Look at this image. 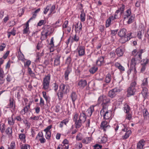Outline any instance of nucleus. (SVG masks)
I'll return each mask as SVG.
<instances>
[{"instance_id":"nucleus-39","label":"nucleus","mask_w":149,"mask_h":149,"mask_svg":"<svg viewBox=\"0 0 149 149\" xmlns=\"http://www.w3.org/2000/svg\"><path fill=\"white\" fill-rule=\"evenodd\" d=\"M80 17L81 21L82 22H84L85 20L86 14L84 13L83 10H82L81 12Z\"/></svg>"},{"instance_id":"nucleus-16","label":"nucleus","mask_w":149,"mask_h":149,"mask_svg":"<svg viewBox=\"0 0 149 149\" xmlns=\"http://www.w3.org/2000/svg\"><path fill=\"white\" fill-rule=\"evenodd\" d=\"M78 113L76 112H75L74 114L73 120L75 122V127L76 128H79V125L80 124V123L79 122V119L78 120Z\"/></svg>"},{"instance_id":"nucleus-3","label":"nucleus","mask_w":149,"mask_h":149,"mask_svg":"<svg viewBox=\"0 0 149 149\" xmlns=\"http://www.w3.org/2000/svg\"><path fill=\"white\" fill-rule=\"evenodd\" d=\"M69 91V87L68 85L63 84H61L57 93L58 98L61 100L63 98L64 94H67Z\"/></svg>"},{"instance_id":"nucleus-12","label":"nucleus","mask_w":149,"mask_h":149,"mask_svg":"<svg viewBox=\"0 0 149 149\" xmlns=\"http://www.w3.org/2000/svg\"><path fill=\"white\" fill-rule=\"evenodd\" d=\"M38 139L41 143H44L46 142V140L44 138L43 134L42 132H39L38 134L36 139Z\"/></svg>"},{"instance_id":"nucleus-57","label":"nucleus","mask_w":149,"mask_h":149,"mask_svg":"<svg viewBox=\"0 0 149 149\" xmlns=\"http://www.w3.org/2000/svg\"><path fill=\"white\" fill-rule=\"evenodd\" d=\"M127 114L126 115L125 119L129 120H130L132 118V115L129 112L126 113Z\"/></svg>"},{"instance_id":"nucleus-56","label":"nucleus","mask_w":149,"mask_h":149,"mask_svg":"<svg viewBox=\"0 0 149 149\" xmlns=\"http://www.w3.org/2000/svg\"><path fill=\"white\" fill-rule=\"evenodd\" d=\"M30 146L28 144H23L20 147L21 149H29Z\"/></svg>"},{"instance_id":"nucleus-54","label":"nucleus","mask_w":149,"mask_h":149,"mask_svg":"<svg viewBox=\"0 0 149 149\" xmlns=\"http://www.w3.org/2000/svg\"><path fill=\"white\" fill-rule=\"evenodd\" d=\"M72 59L71 57V56H68L66 60V63L68 65H70L71 63Z\"/></svg>"},{"instance_id":"nucleus-27","label":"nucleus","mask_w":149,"mask_h":149,"mask_svg":"<svg viewBox=\"0 0 149 149\" xmlns=\"http://www.w3.org/2000/svg\"><path fill=\"white\" fill-rule=\"evenodd\" d=\"M70 37L71 39V42L72 43L74 42H77L79 41V37L77 36L76 34H75L73 37L70 36Z\"/></svg>"},{"instance_id":"nucleus-26","label":"nucleus","mask_w":149,"mask_h":149,"mask_svg":"<svg viewBox=\"0 0 149 149\" xmlns=\"http://www.w3.org/2000/svg\"><path fill=\"white\" fill-rule=\"evenodd\" d=\"M95 106H91L87 109L86 112L88 116H91L94 111V107Z\"/></svg>"},{"instance_id":"nucleus-59","label":"nucleus","mask_w":149,"mask_h":149,"mask_svg":"<svg viewBox=\"0 0 149 149\" xmlns=\"http://www.w3.org/2000/svg\"><path fill=\"white\" fill-rule=\"evenodd\" d=\"M31 61L29 60H27L26 62L24 63V66L25 67H27L28 68L31 64Z\"/></svg>"},{"instance_id":"nucleus-8","label":"nucleus","mask_w":149,"mask_h":149,"mask_svg":"<svg viewBox=\"0 0 149 149\" xmlns=\"http://www.w3.org/2000/svg\"><path fill=\"white\" fill-rule=\"evenodd\" d=\"M86 116L85 114V111H82L80 113L79 116V121L80 124L79 125V128L82 125V123H84L86 120Z\"/></svg>"},{"instance_id":"nucleus-61","label":"nucleus","mask_w":149,"mask_h":149,"mask_svg":"<svg viewBox=\"0 0 149 149\" xmlns=\"http://www.w3.org/2000/svg\"><path fill=\"white\" fill-rule=\"evenodd\" d=\"M46 21L43 20H40L38 23L37 25L39 26H41L42 25L45 24L46 23Z\"/></svg>"},{"instance_id":"nucleus-55","label":"nucleus","mask_w":149,"mask_h":149,"mask_svg":"<svg viewBox=\"0 0 149 149\" xmlns=\"http://www.w3.org/2000/svg\"><path fill=\"white\" fill-rule=\"evenodd\" d=\"M12 78L13 77L11 76L10 74H8L6 76V78L7 81L8 82H10V81L12 80Z\"/></svg>"},{"instance_id":"nucleus-60","label":"nucleus","mask_w":149,"mask_h":149,"mask_svg":"<svg viewBox=\"0 0 149 149\" xmlns=\"http://www.w3.org/2000/svg\"><path fill=\"white\" fill-rule=\"evenodd\" d=\"M42 94L43 97L45 99L46 102H47L48 99V97L47 95L46 92L45 91H43L42 92Z\"/></svg>"},{"instance_id":"nucleus-13","label":"nucleus","mask_w":149,"mask_h":149,"mask_svg":"<svg viewBox=\"0 0 149 149\" xmlns=\"http://www.w3.org/2000/svg\"><path fill=\"white\" fill-rule=\"evenodd\" d=\"M125 52V49L123 47H120L117 48L116 50V52L118 57L122 56Z\"/></svg>"},{"instance_id":"nucleus-21","label":"nucleus","mask_w":149,"mask_h":149,"mask_svg":"<svg viewBox=\"0 0 149 149\" xmlns=\"http://www.w3.org/2000/svg\"><path fill=\"white\" fill-rule=\"evenodd\" d=\"M145 143V141L143 139L139 141L137 144V149H143Z\"/></svg>"},{"instance_id":"nucleus-62","label":"nucleus","mask_w":149,"mask_h":149,"mask_svg":"<svg viewBox=\"0 0 149 149\" xmlns=\"http://www.w3.org/2000/svg\"><path fill=\"white\" fill-rule=\"evenodd\" d=\"M68 22L67 20L65 21L62 25V27L63 29L66 28L68 27Z\"/></svg>"},{"instance_id":"nucleus-10","label":"nucleus","mask_w":149,"mask_h":149,"mask_svg":"<svg viewBox=\"0 0 149 149\" xmlns=\"http://www.w3.org/2000/svg\"><path fill=\"white\" fill-rule=\"evenodd\" d=\"M121 91V90L120 89L118 88H116L109 91L108 95L111 97H113L116 95L117 93L120 92Z\"/></svg>"},{"instance_id":"nucleus-42","label":"nucleus","mask_w":149,"mask_h":149,"mask_svg":"<svg viewBox=\"0 0 149 149\" xmlns=\"http://www.w3.org/2000/svg\"><path fill=\"white\" fill-rule=\"evenodd\" d=\"M143 115L145 118L149 117V113L146 109H144L143 110Z\"/></svg>"},{"instance_id":"nucleus-38","label":"nucleus","mask_w":149,"mask_h":149,"mask_svg":"<svg viewBox=\"0 0 149 149\" xmlns=\"http://www.w3.org/2000/svg\"><path fill=\"white\" fill-rule=\"evenodd\" d=\"M143 89L141 93L143 96L145 97L148 94V89L146 87H142Z\"/></svg>"},{"instance_id":"nucleus-2","label":"nucleus","mask_w":149,"mask_h":149,"mask_svg":"<svg viewBox=\"0 0 149 149\" xmlns=\"http://www.w3.org/2000/svg\"><path fill=\"white\" fill-rule=\"evenodd\" d=\"M144 49H135L132 52L133 56L131 61V68L136 70L135 65L139 63L142 59V54L145 52Z\"/></svg>"},{"instance_id":"nucleus-51","label":"nucleus","mask_w":149,"mask_h":149,"mask_svg":"<svg viewBox=\"0 0 149 149\" xmlns=\"http://www.w3.org/2000/svg\"><path fill=\"white\" fill-rule=\"evenodd\" d=\"M143 32L142 31H138L137 35V37L139 39H141L143 37Z\"/></svg>"},{"instance_id":"nucleus-29","label":"nucleus","mask_w":149,"mask_h":149,"mask_svg":"<svg viewBox=\"0 0 149 149\" xmlns=\"http://www.w3.org/2000/svg\"><path fill=\"white\" fill-rule=\"evenodd\" d=\"M69 119L68 118L65 119L62 121L60 123L59 127L60 128H62L63 126V125H66L69 122Z\"/></svg>"},{"instance_id":"nucleus-63","label":"nucleus","mask_w":149,"mask_h":149,"mask_svg":"<svg viewBox=\"0 0 149 149\" xmlns=\"http://www.w3.org/2000/svg\"><path fill=\"white\" fill-rule=\"evenodd\" d=\"M52 127V125H50L48 126L45 129L44 131L45 132H51L50 130Z\"/></svg>"},{"instance_id":"nucleus-25","label":"nucleus","mask_w":149,"mask_h":149,"mask_svg":"<svg viewBox=\"0 0 149 149\" xmlns=\"http://www.w3.org/2000/svg\"><path fill=\"white\" fill-rule=\"evenodd\" d=\"M113 18V16L112 15L107 19L106 22V27H109L111 25V21L114 20Z\"/></svg>"},{"instance_id":"nucleus-64","label":"nucleus","mask_w":149,"mask_h":149,"mask_svg":"<svg viewBox=\"0 0 149 149\" xmlns=\"http://www.w3.org/2000/svg\"><path fill=\"white\" fill-rule=\"evenodd\" d=\"M40 105L41 107H43L44 105V101L42 98L40 97Z\"/></svg>"},{"instance_id":"nucleus-7","label":"nucleus","mask_w":149,"mask_h":149,"mask_svg":"<svg viewBox=\"0 0 149 149\" xmlns=\"http://www.w3.org/2000/svg\"><path fill=\"white\" fill-rule=\"evenodd\" d=\"M136 83L135 81H133L130 84V86L127 90V96L129 97L131 95H134L136 91Z\"/></svg>"},{"instance_id":"nucleus-40","label":"nucleus","mask_w":149,"mask_h":149,"mask_svg":"<svg viewBox=\"0 0 149 149\" xmlns=\"http://www.w3.org/2000/svg\"><path fill=\"white\" fill-rule=\"evenodd\" d=\"M6 134H8L9 136H12V127H8L6 131Z\"/></svg>"},{"instance_id":"nucleus-50","label":"nucleus","mask_w":149,"mask_h":149,"mask_svg":"<svg viewBox=\"0 0 149 149\" xmlns=\"http://www.w3.org/2000/svg\"><path fill=\"white\" fill-rule=\"evenodd\" d=\"M125 112L126 113L129 112L130 109V106L127 104H125L124 105V107Z\"/></svg>"},{"instance_id":"nucleus-4","label":"nucleus","mask_w":149,"mask_h":149,"mask_svg":"<svg viewBox=\"0 0 149 149\" xmlns=\"http://www.w3.org/2000/svg\"><path fill=\"white\" fill-rule=\"evenodd\" d=\"M123 20L125 21L128 20L127 22V24H130L134 22V16L132 15L131 10L130 8L127 9L125 12L123 13Z\"/></svg>"},{"instance_id":"nucleus-48","label":"nucleus","mask_w":149,"mask_h":149,"mask_svg":"<svg viewBox=\"0 0 149 149\" xmlns=\"http://www.w3.org/2000/svg\"><path fill=\"white\" fill-rule=\"evenodd\" d=\"M18 58L19 60L23 61L24 59L23 54L21 52L18 53Z\"/></svg>"},{"instance_id":"nucleus-45","label":"nucleus","mask_w":149,"mask_h":149,"mask_svg":"<svg viewBox=\"0 0 149 149\" xmlns=\"http://www.w3.org/2000/svg\"><path fill=\"white\" fill-rule=\"evenodd\" d=\"M45 132V137L48 140L50 139L51 136V132Z\"/></svg>"},{"instance_id":"nucleus-35","label":"nucleus","mask_w":149,"mask_h":149,"mask_svg":"<svg viewBox=\"0 0 149 149\" xmlns=\"http://www.w3.org/2000/svg\"><path fill=\"white\" fill-rule=\"evenodd\" d=\"M111 80V76L110 74H108L105 77V82L106 83H109Z\"/></svg>"},{"instance_id":"nucleus-30","label":"nucleus","mask_w":149,"mask_h":149,"mask_svg":"<svg viewBox=\"0 0 149 149\" xmlns=\"http://www.w3.org/2000/svg\"><path fill=\"white\" fill-rule=\"evenodd\" d=\"M107 140V138L105 136H101L98 139V142L100 143H104L106 142Z\"/></svg>"},{"instance_id":"nucleus-28","label":"nucleus","mask_w":149,"mask_h":149,"mask_svg":"<svg viewBox=\"0 0 149 149\" xmlns=\"http://www.w3.org/2000/svg\"><path fill=\"white\" fill-rule=\"evenodd\" d=\"M13 116L14 114H12L11 116L8 119V124L10 125H13L15 123V119H13Z\"/></svg>"},{"instance_id":"nucleus-49","label":"nucleus","mask_w":149,"mask_h":149,"mask_svg":"<svg viewBox=\"0 0 149 149\" xmlns=\"http://www.w3.org/2000/svg\"><path fill=\"white\" fill-rule=\"evenodd\" d=\"M125 8V5L123 4H122L119 8V9L120 11V15H121L123 13Z\"/></svg>"},{"instance_id":"nucleus-11","label":"nucleus","mask_w":149,"mask_h":149,"mask_svg":"<svg viewBox=\"0 0 149 149\" xmlns=\"http://www.w3.org/2000/svg\"><path fill=\"white\" fill-rule=\"evenodd\" d=\"M100 127L104 131H106L109 129L110 126L108 122L105 120L102 122L100 125Z\"/></svg>"},{"instance_id":"nucleus-43","label":"nucleus","mask_w":149,"mask_h":149,"mask_svg":"<svg viewBox=\"0 0 149 149\" xmlns=\"http://www.w3.org/2000/svg\"><path fill=\"white\" fill-rule=\"evenodd\" d=\"M23 90L22 89H19V90H17L16 91V95H17V97L18 99H19L20 98V93L22 92Z\"/></svg>"},{"instance_id":"nucleus-52","label":"nucleus","mask_w":149,"mask_h":149,"mask_svg":"<svg viewBox=\"0 0 149 149\" xmlns=\"http://www.w3.org/2000/svg\"><path fill=\"white\" fill-rule=\"evenodd\" d=\"M5 125L2 123L0 125V130L2 133H3L5 131Z\"/></svg>"},{"instance_id":"nucleus-47","label":"nucleus","mask_w":149,"mask_h":149,"mask_svg":"<svg viewBox=\"0 0 149 149\" xmlns=\"http://www.w3.org/2000/svg\"><path fill=\"white\" fill-rule=\"evenodd\" d=\"M148 84L147 78H145L143 81V83L141 84L142 87H145Z\"/></svg>"},{"instance_id":"nucleus-23","label":"nucleus","mask_w":149,"mask_h":149,"mask_svg":"<svg viewBox=\"0 0 149 149\" xmlns=\"http://www.w3.org/2000/svg\"><path fill=\"white\" fill-rule=\"evenodd\" d=\"M126 31V30L125 29H122L118 32V35L120 37L123 38L125 36Z\"/></svg>"},{"instance_id":"nucleus-34","label":"nucleus","mask_w":149,"mask_h":149,"mask_svg":"<svg viewBox=\"0 0 149 149\" xmlns=\"http://www.w3.org/2000/svg\"><path fill=\"white\" fill-rule=\"evenodd\" d=\"M98 70V68L95 66H93L91 68L89 69V71L91 73L93 74Z\"/></svg>"},{"instance_id":"nucleus-22","label":"nucleus","mask_w":149,"mask_h":149,"mask_svg":"<svg viewBox=\"0 0 149 149\" xmlns=\"http://www.w3.org/2000/svg\"><path fill=\"white\" fill-rule=\"evenodd\" d=\"M82 25L81 23L78 22L75 26V31L76 32H78L79 33L82 30Z\"/></svg>"},{"instance_id":"nucleus-5","label":"nucleus","mask_w":149,"mask_h":149,"mask_svg":"<svg viewBox=\"0 0 149 149\" xmlns=\"http://www.w3.org/2000/svg\"><path fill=\"white\" fill-rule=\"evenodd\" d=\"M52 29L49 25H45L42 28V31L41 33L40 39L43 40L46 39L47 36L52 33Z\"/></svg>"},{"instance_id":"nucleus-53","label":"nucleus","mask_w":149,"mask_h":149,"mask_svg":"<svg viewBox=\"0 0 149 149\" xmlns=\"http://www.w3.org/2000/svg\"><path fill=\"white\" fill-rule=\"evenodd\" d=\"M52 86L55 91L56 92L58 88V84L56 83L55 82L52 84Z\"/></svg>"},{"instance_id":"nucleus-41","label":"nucleus","mask_w":149,"mask_h":149,"mask_svg":"<svg viewBox=\"0 0 149 149\" xmlns=\"http://www.w3.org/2000/svg\"><path fill=\"white\" fill-rule=\"evenodd\" d=\"M132 132L130 130H128L125 133V134L123 136V139H126L129 137V136L131 134Z\"/></svg>"},{"instance_id":"nucleus-6","label":"nucleus","mask_w":149,"mask_h":149,"mask_svg":"<svg viewBox=\"0 0 149 149\" xmlns=\"http://www.w3.org/2000/svg\"><path fill=\"white\" fill-rule=\"evenodd\" d=\"M51 79V75L48 74L44 78L42 83V89L46 90L49 88V85Z\"/></svg>"},{"instance_id":"nucleus-46","label":"nucleus","mask_w":149,"mask_h":149,"mask_svg":"<svg viewBox=\"0 0 149 149\" xmlns=\"http://www.w3.org/2000/svg\"><path fill=\"white\" fill-rule=\"evenodd\" d=\"M15 142L12 141L10 144V146L8 148V149H15Z\"/></svg>"},{"instance_id":"nucleus-58","label":"nucleus","mask_w":149,"mask_h":149,"mask_svg":"<svg viewBox=\"0 0 149 149\" xmlns=\"http://www.w3.org/2000/svg\"><path fill=\"white\" fill-rule=\"evenodd\" d=\"M82 139L81 134V133H79L76 137V139L78 141H81Z\"/></svg>"},{"instance_id":"nucleus-36","label":"nucleus","mask_w":149,"mask_h":149,"mask_svg":"<svg viewBox=\"0 0 149 149\" xmlns=\"http://www.w3.org/2000/svg\"><path fill=\"white\" fill-rule=\"evenodd\" d=\"M91 139V137H87L83 139L82 142L83 143L87 144L90 142Z\"/></svg>"},{"instance_id":"nucleus-17","label":"nucleus","mask_w":149,"mask_h":149,"mask_svg":"<svg viewBox=\"0 0 149 149\" xmlns=\"http://www.w3.org/2000/svg\"><path fill=\"white\" fill-rule=\"evenodd\" d=\"M87 81L85 80L81 79L78 83V86L80 88H83L87 85Z\"/></svg>"},{"instance_id":"nucleus-24","label":"nucleus","mask_w":149,"mask_h":149,"mask_svg":"<svg viewBox=\"0 0 149 149\" xmlns=\"http://www.w3.org/2000/svg\"><path fill=\"white\" fill-rule=\"evenodd\" d=\"M26 105L25 107L21 111V113L23 114H25L28 111L29 109L30 108L31 103H29L27 105H26Z\"/></svg>"},{"instance_id":"nucleus-19","label":"nucleus","mask_w":149,"mask_h":149,"mask_svg":"<svg viewBox=\"0 0 149 149\" xmlns=\"http://www.w3.org/2000/svg\"><path fill=\"white\" fill-rule=\"evenodd\" d=\"M61 56L60 55H57L54 58V66H58L60 65V59Z\"/></svg>"},{"instance_id":"nucleus-33","label":"nucleus","mask_w":149,"mask_h":149,"mask_svg":"<svg viewBox=\"0 0 149 149\" xmlns=\"http://www.w3.org/2000/svg\"><path fill=\"white\" fill-rule=\"evenodd\" d=\"M70 73V71L69 69L68 68L65 71L64 73L65 79V80L67 81L68 79V75Z\"/></svg>"},{"instance_id":"nucleus-31","label":"nucleus","mask_w":149,"mask_h":149,"mask_svg":"<svg viewBox=\"0 0 149 149\" xmlns=\"http://www.w3.org/2000/svg\"><path fill=\"white\" fill-rule=\"evenodd\" d=\"M70 96L73 104H74V102L77 99V95L76 94L75 92H72L70 95Z\"/></svg>"},{"instance_id":"nucleus-1","label":"nucleus","mask_w":149,"mask_h":149,"mask_svg":"<svg viewBox=\"0 0 149 149\" xmlns=\"http://www.w3.org/2000/svg\"><path fill=\"white\" fill-rule=\"evenodd\" d=\"M111 103L110 98L103 95L100 96L98 98V103H102L103 108L100 111V115L103 116L104 119L107 120L112 118V112L110 110H107L108 106Z\"/></svg>"},{"instance_id":"nucleus-15","label":"nucleus","mask_w":149,"mask_h":149,"mask_svg":"<svg viewBox=\"0 0 149 149\" xmlns=\"http://www.w3.org/2000/svg\"><path fill=\"white\" fill-rule=\"evenodd\" d=\"M132 33H128L127 35V36H125L124 38H122L120 39V42L122 43H124L127 41L130 40V39L133 37V36H132Z\"/></svg>"},{"instance_id":"nucleus-14","label":"nucleus","mask_w":149,"mask_h":149,"mask_svg":"<svg viewBox=\"0 0 149 149\" xmlns=\"http://www.w3.org/2000/svg\"><path fill=\"white\" fill-rule=\"evenodd\" d=\"M105 56H101L98 57L97 60L96 64L98 66H101L105 63V61H104L105 58Z\"/></svg>"},{"instance_id":"nucleus-9","label":"nucleus","mask_w":149,"mask_h":149,"mask_svg":"<svg viewBox=\"0 0 149 149\" xmlns=\"http://www.w3.org/2000/svg\"><path fill=\"white\" fill-rule=\"evenodd\" d=\"M76 51L78 53V56H84L85 54V47L84 46L79 45L76 49Z\"/></svg>"},{"instance_id":"nucleus-37","label":"nucleus","mask_w":149,"mask_h":149,"mask_svg":"<svg viewBox=\"0 0 149 149\" xmlns=\"http://www.w3.org/2000/svg\"><path fill=\"white\" fill-rule=\"evenodd\" d=\"M29 25L28 23H26L25 27L23 30V34H26L28 33L29 30Z\"/></svg>"},{"instance_id":"nucleus-32","label":"nucleus","mask_w":149,"mask_h":149,"mask_svg":"<svg viewBox=\"0 0 149 149\" xmlns=\"http://www.w3.org/2000/svg\"><path fill=\"white\" fill-rule=\"evenodd\" d=\"M19 138L21 141L25 142L26 141V135L24 134L20 133L18 134Z\"/></svg>"},{"instance_id":"nucleus-20","label":"nucleus","mask_w":149,"mask_h":149,"mask_svg":"<svg viewBox=\"0 0 149 149\" xmlns=\"http://www.w3.org/2000/svg\"><path fill=\"white\" fill-rule=\"evenodd\" d=\"M5 75L3 70L0 73V85H2L5 81Z\"/></svg>"},{"instance_id":"nucleus-18","label":"nucleus","mask_w":149,"mask_h":149,"mask_svg":"<svg viewBox=\"0 0 149 149\" xmlns=\"http://www.w3.org/2000/svg\"><path fill=\"white\" fill-rule=\"evenodd\" d=\"M7 108H11L14 110L15 108V102L13 98H10L9 100V103L7 106Z\"/></svg>"},{"instance_id":"nucleus-44","label":"nucleus","mask_w":149,"mask_h":149,"mask_svg":"<svg viewBox=\"0 0 149 149\" xmlns=\"http://www.w3.org/2000/svg\"><path fill=\"white\" fill-rule=\"evenodd\" d=\"M141 65H143L146 66V65L149 62V60L146 58L145 59H143L141 61Z\"/></svg>"}]
</instances>
